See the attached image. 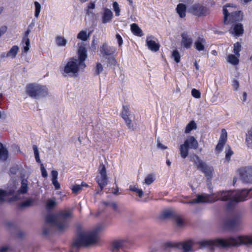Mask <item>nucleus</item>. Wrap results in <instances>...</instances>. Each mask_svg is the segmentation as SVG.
Masks as SVG:
<instances>
[{
    "instance_id": "dca6fc26",
    "label": "nucleus",
    "mask_w": 252,
    "mask_h": 252,
    "mask_svg": "<svg viewBox=\"0 0 252 252\" xmlns=\"http://www.w3.org/2000/svg\"><path fill=\"white\" fill-rule=\"evenodd\" d=\"M240 224V220L237 217L227 220L224 222L225 226L230 230H235Z\"/></svg>"
},
{
    "instance_id": "cd10ccee",
    "label": "nucleus",
    "mask_w": 252,
    "mask_h": 252,
    "mask_svg": "<svg viewBox=\"0 0 252 252\" xmlns=\"http://www.w3.org/2000/svg\"><path fill=\"white\" fill-rule=\"evenodd\" d=\"M19 49V47L17 45L13 46L6 53V57H11L12 59L15 58L18 53Z\"/></svg>"
},
{
    "instance_id": "0e129e2a",
    "label": "nucleus",
    "mask_w": 252,
    "mask_h": 252,
    "mask_svg": "<svg viewBox=\"0 0 252 252\" xmlns=\"http://www.w3.org/2000/svg\"><path fill=\"white\" fill-rule=\"evenodd\" d=\"M31 30L29 29H27V31L25 32L23 38H29L28 36Z\"/></svg>"
},
{
    "instance_id": "c756f323",
    "label": "nucleus",
    "mask_w": 252,
    "mask_h": 252,
    "mask_svg": "<svg viewBox=\"0 0 252 252\" xmlns=\"http://www.w3.org/2000/svg\"><path fill=\"white\" fill-rule=\"evenodd\" d=\"M238 57L233 54H230L227 56V61L233 65H236L239 63Z\"/></svg>"
},
{
    "instance_id": "f3484780",
    "label": "nucleus",
    "mask_w": 252,
    "mask_h": 252,
    "mask_svg": "<svg viewBox=\"0 0 252 252\" xmlns=\"http://www.w3.org/2000/svg\"><path fill=\"white\" fill-rule=\"evenodd\" d=\"M100 51L101 53L104 57L113 55L115 53L116 50L115 47L109 46L107 43H104L101 47Z\"/></svg>"
},
{
    "instance_id": "bb28decb",
    "label": "nucleus",
    "mask_w": 252,
    "mask_h": 252,
    "mask_svg": "<svg viewBox=\"0 0 252 252\" xmlns=\"http://www.w3.org/2000/svg\"><path fill=\"white\" fill-rule=\"evenodd\" d=\"M126 241L124 240H118L114 241L112 243V251H118L124 246V243Z\"/></svg>"
},
{
    "instance_id": "69168bd1",
    "label": "nucleus",
    "mask_w": 252,
    "mask_h": 252,
    "mask_svg": "<svg viewBox=\"0 0 252 252\" xmlns=\"http://www.w3.org/2000/svg\"><path fill=\"white\" fill-rule=\"evenodd\" d=\"M9 249V247L7 246L2 247L0 248V252H6Z\"/></svg>"
},
{
    "instance_id": "aec40b11",
    "label": "nucleus",
    "mask_w": 252,
    "mask_h": 252,
    "mask_svg": "<svg viewBox=\"0 0 252 252\" xmlns=\"http://www.w3.org/2000/svg\"><path fill=\"white\" fill-rule=\"evenodd\" d=\"M206 41L202 37L198 36L194 43L195 49L198 51H203L205 50V44Z\"/></svg>"
},
{
    "instance_id": "7c9ffc66",
    "label": "nucleus",
    "mask_w": 252,
    "mask_h": 252,
    "mask_svg": "<svg viewBox=\"0 0 252 252\" xmlns=\"http://www.w3.org/2000/svg\"><path fill=\"white\" fill-rule=\"evenodd\" d=\"M176 214L172 211H166L161 214L160 218L162 219H171L173 220Z\"/></svg>"
},
{
    "instance_id": "338daca9",
    "label": "nucleus",
    "mask_w": 252,
    "mask_h": 252,
    "mask_svg": "<svg viewBox=\"0 0 252 252\" xmlns=\"http://www.w3.org/2000/svg\"><path fill=\"white\" fill-rule=\"evenodd\" d=\"M111 207L115 210L116 211L117 210V204L115 202H112Z\"/></svg>"
},
{
    "instance_id": "603ef678",
    "label": "nucleus",
    "mask_w": 252,
    "mask_h": 252,
    "mask_svg": "<svg viewBox=\"0 0 252 252\" xmlns=\"http://www.w3.org/2000/svg\"><path fill=\"white\" fill-rule=\"evenodd\" d=\"M81 189L82 187L80 185H75L72 188V192L74 193H77Z\"/></svg>"
},
{
    "instance_id": "a18cd8bd",
    "label": "nucleus",
    "mask_w": 252,
    "mask_h": 252,
    "mask_svg": "<svg viewBox=\"0 0 252 252\" xmlns=\"http://www.w3.org/2000/svg\"><path fill=\"white\" fill-rule=\"evenodd\" d=\"M173 220L176 222L178 226H182L183 225L184 222L182 219L176 214L175 215Z\"/></svg>"
},
{
    "instance_id": "a878e982",
    "label": "nucleus",
    "mask_w": 252,
    "mask_h": 252,
    "mask_svg": "<svg viewBox=\"0 0 252 252\" xmlns=\"http://www.w3.org/2000/svg\"><path fill=\"white\" fill-rule=\"evenodd\" d=\"M8 156V150L5 148L3 144L0 142V160L5 161Z\"/></svg>"
},
{
    "instance_id": "20e7f679",
    "label": "nucleus",
    "mask_w": 252,
    "mask_h": 252,
    "mask_svg": "<svg viewBox=\"0 0 252 252\" xmlns=\"http://www.w3.org/2000/svg\"><path fill=\"white\" fill-rule=\"evenodd\" d=\"M72 216V212L70 210H62L54 215H46L45 221L56 226L59 231H63L68 226Z\"/></svg>"
},
{
    "instance_id": "ddd939ff",
    "label": "nucleus",
    "mask_w": 252,
    "mask_h": 252,
    "mask_svg": "<svg viewBox=\"0 0 252 252\" xmlns=\"http://www.w3.org/2000/svg\"><path fill=\"white\" fill-rule=\"evenodd\" d=\"M120 115L121 117L124 120L127 127L132 130H134L135 128L131 120L130 119L131 113L129 110V107L128 105L123 106Z\"/></svg>"
},
{
    "instance_id": "473e14b6",
    "label": "nucleus",
    "mask_w": 252,
    "mask_h": 252,
    "mask_svg": "<svg viewBox=\"0 0 252 252\" xmlns=\"http://www.w3.org/2000/svg\"><path fill=\"white\" fill-rule=\"evenodd\" d=\"M241 50V44L239 42H237L233 45V52L236 56L239 57L240 52Z\"/></svg>"
},
{
    "instance_id": "a19ab883",
    "label": "nucleus",
    "mask_w": 252,
    "mask_h": 252,
    "mask_svg": "<svg viewBox=\"0 0 252 252\" xmlns=\"http://www.w3.org/2000/svg\"><path fill=\"white\" fill-rule=\"evenodd\" d=\"M32 148H33V150L34 151V157H35V159L36 161L38 163H40L41 160L40 159L39 154L37 147L36 146V145H33L32 146Z\"/></svg>"
},
{
    "instance_id": "4468645a",
    "label": "nucleus",
    "mask_w": 252,
    "mask_h": 252,
    "mask_svg": "<svg viewBox=\"0 0 252 252\" xmlns=\"http://www.w3.org/2000/svg\"><path fill=\"white\" fill-rule=\"evenodd\" d=\"M227 140V133L226 130L223 128L221 129V134L219 142L216 146L215 152L216 154L220 153L223 150V147Z\"/></svg>"
},
{
    "instance_id": "6e6d98bb",
    "label": "nucleus",
    "mask_w": 252,
    "mask_h": 252,
    "mask_svg": "<svg viewBox=\"0 0 252 252\" xmlns=\"http://www.w3.org/2000/svg\"><path fill=\"white\" fill-rule=\"evenodd\" d=\"M52 182L56 189H60L61 186L60 183L58 182L57 179H55V180H52Z\"/></svg>"
},
{
    "instance_id": "c85d7f7f",
    "label": "nucleus",
    "mask_w": 252,
    "mask_h": 252,
    "mask_svg": "<svg viewBox=\"0 0 252 252\" xmlns=\"http://www.w3.org/2000/svg\"><path fill=\"white\" fill-rule=\"evenodd\" d=\"M197 128L196 124L195 123L194 121H191L187 125L185 130V133L186 134L189 133L192 130L196 129Z\"/></svg>"
},
{
    "instance_id": "e433bc0d",
    "label": "nucleus",
    "mask_w": 252,
    "mask_h": 252,
    "mask_svg": "<svg viewBox=\"0 0 252 252\" xmlns=\"http://www.w3.org/2000/svg\"><path fill=\"white\" fill-rule=\"evenodd\" d=\"M57 44L60 46H65L66 44V40L63 37L58 36L56 39Z\"/></svg>"
},
{
    "instance_id": "423d86ee",
    "label": "nucleus",
    "mask_w": 252,
    "mask_h": 252,
    "mask_svg": "<svg viewBox=\"0 0 252 252\" xmlns=\"http://www.w3.org/2000/svg\"><path fill=\"white\" fill-rule=\"evenodd\" d=\"M26 93L33 98L45 97L48 94V89L44 86L36 83H30L26 86Z\"/></svg>"
},
{
    "instance_id": "a211bd4d",
    "label": "nucleus",
    "mask_w": 252,
    "mask_h": 252,
    "mask_svg": "<svg viewBox=\"0 0 252 252\" xmlns=\"http://www.w3.org/2000/svg\"><path fill=\"white\" fill-rule=\"evenodd\" d=\"M230 32L236 36H239L243 35L244 32L243 25L237 23L234 24L233 27L229 30Z\"/></svg>"
},
{
    "instance_id": "ea45409f",
    "label": "nucleus",
    "mask_w": 252,
    "mask_h": 252,
    "mask_svg": "<svg viewBox=\"0 0 252 252\" xmlns=\"http://www.w3.org/2000/svg\"><path fill=\"white\" fill-rule=\"evenodd\" d=\"M233 154V152L230 146H228V149L225 151V160L227 161H229L231 158V157Z\"/></svg>"
},
{
    "instance_id": "72a5a7b5",
    "label": "nucleus",
    "mask_w": 252,
    "mask_h": 252,
    "mask_svg": "<svg viewBox=\"0 0 252 252\" xmlns=\"http://www.w3.org/2000/svg\"><path fill=\"white\" fill-rule=\"evenodd\" d=\"M129 190L138 193L139 197H142L143 195V191L141 189H139L136 185L130 186L129 187Z\"/></svg>"
},
{
    "instance_id": "7ed1b4c3",
    "label": "nucleus",
    "mask_w": 252,
    "mask_h": 252,
    "mask_svg": "<svg viewBox=\"0 0 252 252\" xmlns=\"http://www.w3.org/2000/svg\"><path fill=\"white\" fill-rule=\"evenodd\" d=\"M78 59L71 57L68 59L63 68V72L69 76L77 77L80 70H83L86 67L85 61L87 58V51L86 48L81 46L77 51Z\"/></svg>"
},
{
    "instance_id": "6ab92c4d",
    "label": "nucleus",
    "mask_w": 252,
    "mask_h": 252,
    "mask_svg": "<svg viewBox=\"0 0 252 252\" xmlns=\"http://www.w3.org/2000/svg\"><path fill=\"white\" fill-rule=\"evenodd\" d=\"M113 18V13L112 11L107 8H104L102 14V22L106 24L111 21Z\"/></svg>"
},
{
    "instance_id": "1a4fd4ad",
    "label": "nucleus",
    "mask_w": 252,
    "mask_h": 252,
    "mask_svg": "<svg viewBox=\"0 0 252 252\" xmlns=\"http://www.w3.org/2000/svg\"><path fill=\"white\" fill-rule=\"evenodd\" d=\"M96 242V234L93 232L88 235L81 234L77 240L75 241L73 245L76 247L88 246L95 243Z\"/></svg>"
},
{
    "instance_id": "f03ea898",
    "label": "nucleus",
    "mask_w": 252,
    "mask_h": 252,
    "mask_svg": "<svg viewBox=\"0 0 252 252\" xmlns=\"http://www.w3.org/2000/svg\"><path fill=\"white\" fill-rule=\"evenodd\" d=\"M200 248H207L209 250H214L215 247L218 248H228L238 247L242 245H252V237L247 235H239L228 237L225 239L216 238L214 240H207L198 241L196 243Z\"/></svg>"
},
{
    "instance_id": "393cba45",
    "label": "nucleus",
    "mask_w": 252,
    "mask_h": 252,
    "mask_svg": "<svg viewBox=\"0 0 252 252\" xmlns=\"http://www.w3.org/2000/svg\"><path fill=\"white\" fill-rule=\"evenodd\" d=\"M130 29L133 34L136 36L141 37L143 34L142 30L135 23H133L130 25Z\"/></svg>"
},
{
    "instance_id": "052dcab7",
    "label": "nucleus",
    "mask_w": 252,
    "mask_h": 252,
    "mask_svg": "<svg viewBox=\"0 0 252 252\" xmlns=\"http://www.w3.org/2000/svg\"><path fill=\"white\" fill-rule=\"evenodd\" d=\"M233 86L235 89V90H237L239 87V83L236 80H234L233 81Z\"/></svg>"
},
{
    "instance_id": "b1692460",
    "label": "nucleus",
    "mask_w": 252,
    "mask_h": 252,
    "mask_svg": "<svg viewBox=\"0 0 252 252\" xmlns=\"http://www.w3.org/2000/svg\"><path fill=\"white\" fill-rule=\"evenodd\" d=\"M176 12L181 18H185L186 15L187 6L184 3H179L176 8Z\"/></svg>"
},
{
    "instance_id": "680f3d73",
    "label": "nucleus",
    "mask_w": 252,
    "mask_h": 252,
    "mask_svg": "<svg viewBox=\"0 0 252 252\" xmlns=\"http://www.w3.org/2000/svg\"><path fill=\"white\" fill-rule=\"evenodd\" d=\"M49 229L48 228H46V227H44L43 228V232H42V234L44 235V236H47L48 235L49 233Z\"/></svg>"
},
{
    "instance_id": "79ce46f5",
    "label": "nucleus",
    "mask_w": 252,
    "mask_h": 252,
    "mask_svg": "<svg viewBox=\"0 0 252 252\" xmlns=\"http://www.w3.org/2000/svg\"><path fill=\"white\" fill-rule=\"evenodd\" d=\"M102 70H103L102 65L99 63H97L96 67H95V69H94V75L95 76L99 75V74L102 71Z\"/></svg>"
},
{
    "instance_id": "9b49d317",
    "label": "nucleus",
    "mask_w": 252,
    "mask_h": 252,
    "mask_svg": "<svg viewBox=\"0 0 252 252\" xmlns=\"http://www.w3.org/2000/svg\"><path fill=\"white\" fill-rule=\"evenodd\" d=\"M98 173L96 178L95 181L98 184L101 190H102L107 185L108 182V177L105 166L103 164L99 165L98 168Z\"/></svg>"
},
{
    "instance_id": "58836bf2",
    "label": "nucleus",
    "mask_w": 252,
    "mask_h": 252,
    "mask_svg": "<svg viewBox=\"0 0 252 252\" xmlns=\"http://www.w3.org/2000/svg\"><path fill=\"white\" fill-rule=\"evenodd\" d=\"M77 38L83 41H86L88 38V35L86 31H82L77 34Z\"/></svg>"
},
{
    "instance_id": "f704fd0d",
    "label": "nucleus",
    "mask_w": 252,
    "mask_h": 252,
    "mask_svg": "<svg viewBox=\"0 0 252 252\" xmlns=\"http://www.w3.org/2000/svg\"><path fill=\"white\" fill-rule=\"evenodd\" d=\"M22 43L25 44V46H24V48L22 50V51L24 53H27L30 49V40L29 38H23L22 39Z\"/></svg>"
},
{
    "instance_id": "9d476101",
    "label": "nucleus",
    "mask_w": 252,
    "mask_h": 252,
    "mask_svg": "<svg viewBox=\"0 0 252 252\" xmlns=\"http://www.w3.org/2000/svg\"><path fill=\"white\" fill-rule=\"evenodd\" d=\"M188 10L190 13L198 17L206 16L209 13V9L199 3L193 4Z\"/></svg>"
},
{
    "instance_id": "37998d69",
    "label": "nucleus",
    "mask_w": 252,
    "mask_h": 252,
    "mask_svg": "<svg viewBox=\"0 0 252 252\" xmlns=\"http://www.w3.org/2000/svg\"><path fill=\"white\" fill-rule=\"evenodd\" d=\"M33 201L32 199H28L19 204L20 208L29 207L32 205Z\"/></svg>"
},
{
    "instance_id": "f8f14e48",
    "label": "nucleus",
    "mask_w": 252,
    "mask_h": 252,
    "mask_svg": "<svg viewBox=\"0 0 252 252\" xmlns=\"http://www.w3.org/2000/svg\"><path fill=\"white\" fill-rule=\"evenodd\" d=\"M239 173L240 179L243 183L252 184V166L240 168Z\"/></svg>"
},
{
    "instance_id": "4be33fe9",
    "label": "nucleus",
    "mask_w": 252,
    "mask_h": 252,
    "mask_svg": "<svg viewBox=\"0 0 252 252\" xmlns=\"http://www.w3.org/2000/svg\"><path fill=\"white\" fill-rule=\"evenodd\" d=\"M150 37L146 39V44L148 48L154 52H157L159 50L160 45L158 43H157L155 41L149 39Z\"/></svg>"
},
{
    "instance_id": "412c9836",
    "label": "nucleus",
    "mask_w": 252,
    "mask_h": 252,
    "mask_svg": "<svg viewBox=\"0 0 252 252\" xmlns=\"http://www.w3.org/2000/svg\"><path fill=\"white\" fill-rule=\"evenodd\" d=\"M184 142H187V146H188L189 149L196 150L198 148V141L193 136H189Z\"/></svg>"
},
{
    "instance_id": "c9c22d12",
    "label": "nucleus",
    "mask_w": 252,
    "mask_h": 252,
    "mask_svg": "<svg viewBox=\"0 0 252 252\" xmlns=\"http://www.w3.org/2000/svg\"><path fill=\"white\" fill-rule=\"evenodd\" d=\"M172 57L176 63H179L181 60V56L177 49L174 50L172 53Z\"/></svg>"
},
{
    "instance_id": "c03bdc74",
    "label": "nucleus",
    "mask_w": 252,
    "mask_h": 252,
    "mask_svg": "<svg viewBox=\"0 0 252 252\" xmlns=\"http://www.w3.org/2000/svg\"><path fill=\"white\" fill-rule=\"evenodd\" d=\"M56 201L53 199H49L47 201L46 208L47 209H51L56 206Z\"/></svg>"
},
{
    "instance_id": "f257e3e1",
    "label": "nucleus",
    "mask_w": 252,
    "mask_h": 252,
    "mask_svg": "<svg viewBox=\"0 0 252 252\" xmlns=\"http://www.w3.org/2000/svg\"><path fill=\"white\" fill-rule=\"evenodd\" d=\"M252 189H243L235 192L234 190L220 191L212 194H198L196 198L191 201H185L186 204L200 203H213L217 200L229 201L226 204L228 210L233 209L236 203L245 201Z\"/></svg>"
},
{
    "instance_id": "2eb2a0df",
    "label": "nucleus",
    "mask_w": 252,
    "mask_h": 252,
    "mask_svg": "<svg viewBox=\"0 0 252 252\" xmlns=\"http://www.w3.org/2000/svg\"><path fill=\"white\" fill-rule=\"evenodd\" d=\"M181 36L182 37L181 42L182 46L187 49H190L193 43L192 38L188 35L187 32L182 33Z\"/></svg>"
},
{
    "instance_id": "8fccbe9b",
    "label": "nucleus",
    "mask_w": 252,
    "mask_h": 252,
    "mask_svg": "<svg viewBox=\"0 0 252 252\" xmlns=\"http://www.w3.org/2000/svg\"><path fill=\"white\" fill-rule=\"evenodd\" d=\"M155 179L152 175L150 174L148 175L147 177H146L145 179V183L146 184L149 185L151 184L154 181Z\"/></svg>"
},
{
    "instance_id": "09e8293b",
    "label": "nucleus",
    "mask_w": 252,
    "mask_h": 252,
    "mask_svg": "<svg viewBox=\"0 0 252 252\" xmlns=\"http://www.w3.org/2000/svg\"><path fill=\"white\" fill-rule=\"evenodd\" d=\"M113 7L115 12V15L116 16H118L120 15V9L119 8V6L118 3L115 1L113 3Z\"/></svg>"
},
{
    "instance_id": "4d7b16f0",
    "label": "nucleus",
    "mask_w": 252,
    "mask_h": 252,
    "mask_svg": "<svg viewBox=\"0 0 252 252\" xmlns=\"http://www.w3.org/2000/svg\"><path fill=\"white\" fill-rule=\"evenodd\" d=\"M52 180L58 179V172L56 170H52L51 171Z\"/></svg>"
},
{
    "instance_id": "3c124183",
    "label": "nucleus",
    "mask_w": 252,
    "mask_h": 252,
    "mask_svg": "<svg viewBox=\"0 0 252 252\" xmlns=\"http://www.w3.org/2000/svg\"><path fill=\"white\" fill-rule=\"evenodd\" d=\"M191 93L192 96L195 98H199L201 97L200 92L196 89H192Z\"/></svg>"
},
{
    "instance_id": "bf43d9fd",
    "label": "nucleus",
    "mask_w": 252,
    "mask_h": 252,
    "mask_svg": "<svg viewBox=\"0 0 252 252\" xmlns=\"http://www.w3.org/2000/svg\"><path fill=\"white\" fill-rule=\"evenodd\" d=\"M108 63L111 65H113L114 66L116 65L117 62L116 60L114 58H111L108 59Z\"/></svg>"
},
{
    "instance_id": "774afa93",
    "label": "nucleus",
    "mask_w": 252,
    "mask_h": 252,
    "mask_svg": "<svg viewBox=\"0 0 252 252\" xmlns=\"http://www.w3.org/2000/svg\"><path fill=\"white\" fill-rule=\"evenodd\" d=\"M14 225V223L11 221H8L6 223V225L7 227L10 228L12 226H13Z\"/></svg>"
},
{
    "instance_id": "13d9d810",
    "label": "nucleus",
    "mask_w": 252,
    "mask_h": 252,
    "mask_svg": "<svg viewBox=\"0 0 252 252\" xmlns=\"http://www.w3.org/2000/svg\"><path fill=\"white\" fill-rule=\"evenodd\" d=\"M6 195V191L2 189H0V201H3L4 197Z\"/></svg>"
},
{
    "instance_id": "864d4df0",
    "label": "nucleus",
    "mask_w": 252,
    "mask_h": 252,
    "mask_svg": "<svg viewBox=\"0 0 252 252\" xmlns=\"http://www.w3.org/2000/svg\"><path fill=\"white\" fill-rule=\"evenodd\" d=\"M116 38L117 39L119 46L121 47L123 44V40L122 36H121V35L120 34L117 33L116 34Z\"/></svg>"
},
{
    "instance_id": "6e6552de",
    "label": "nucleus",
    "mask_w": 252,
    "mask_h": 252,
    "mask_svg": "<svg viewBox=\"0 0 252 252\" xmlns=\"http://www.w3.org/2000/svg\"><path fill=\"white\" fill-rule=\"evenodd\" d=\"M193 161L197 169L203 173L205 176L207 178V179H212L214 172L213 167L208 166L196 155H194L193 156Z\"/></svg>"
},
{
    "instance_id": "4c0bfd02",
    "label": "nucleus",
    "mask_w": 252,
    "mask_h": 252,
    "mask_svg": "<svg viewBox=\"0 0 252 252\" xmlns=\"http://www.w3.org/2000/svg\"><path fill=\"white\" fill-rule=\"evenodd\" d=\"M27 182V180H23L22 181V185L19 189V191L23 194L26 193L28 191V186Z\"/></svg>"
},
{
    "instance_id": "39448f33",
    "label": "nucleus",
    "mask_w": 252,
    "mask_h": 252,
    "mask_svg": "<svg viewBox=\"0 0 252 252\" xmlns=\"http://www.w3.org/2000/svg\"><path fill=\"white\" fill-rule=\"evenodd\" d=\"M237 8V5L233 3H226L222 8L224 15L223 23L225 25H231L241 22L244 18V14L241 10L233 11L232 9L227 8Z\"/></svg>"
},
{
    "instance_id": "0eeeda50",
    "label": "nucleus",
    "mask_w": 252,
    "mask_h": 252,
    "mask_svg": "<svg viewBox=\"0 0 252 252\" xmlns=\"http://www.w3.org/2000/svg\"><path fill=\"white\" fill-rule=\"evenodd\" d=\"M193 245V241L189 240L185 242H180L167 241L163 243L162 246L165 249L168 248L182 249L183 252H188L192 251Z\"/></svg>"
},
{
    "instance_id": "5701e85b",
    "label": "nucleus",
    "mask_w": 252,
    "mask_h": 252,
    "mask_svg": "<svg viewBox=\"0 0 252 252\" xmlns=\"http://www.w3.org/2000/svg\"><path fill=\"white\" fill-rule=\"evenodd\" d=\"M189 147L187 146V142H184L179 147V151L181 157L183 158H186L189 155Z\"/></svg>"
},
{
    "instance_id": "de8ad7c7",
    "label": "nucleus",
    "mask_w": 252,
    "mask_h": 252,
    "mask_svg": "<svg viewBox=\"0 0 252 252\" xmlns=\"http://www.w3.org/2000/svg\"><path fill=\"white\" fill-rule=\"evenodd\" d=\"M95 8L94 2H90L87 6V9L86 10V14L88 15H90L92 12L90 11V9H93Z\"/></svg>"
},
{
    "instance_id": "5fc2aeb1",
    "label": "nucleus",
    "mask_w": 252,
    "mask_h": 252,
    "mask_svg": "<svg viewBox=\"0 0 252 252\" xmlns=\"http://www.w3.org/2000/svg\"><path fill=\"white\" fill-rule=\"evenodd\" d=\"M40 168L42 177L43 178H47L48 176L47 172L44 167L43 164H41Z\"/></svg>"
},
{
    "instance_id": "49530a36",
    "label": "nucleus",
    "mask_w": 252,
    "mask_h": 252,
    "mask_svg": "<svg viewBox=\"0 0 252 252\" xmlns=\"http://www.w3.org/2000/svg\"><path fill=\"white\" fill-rule=\"evenodd\" d=\"M34 6H35V13L34 15L36 17H38L39 13L40 12L41 5L40 4L37 2H34Z\"/></svg>"
},
{
    "instance_id": "e2e57ef3",
    "label": "nucleus",
    "mask_w": 252,
    "mask_h": 252,
    "mask_svg": "<svg viewBox=\"0 0 252 252\" xmlns=\"http://www.w3.org/2000/svg\"><path fill=\"white\" fill-rule=\"evenodd\" d=\"M7 31V27L6 26H2L0 28V33L1 35L4 34Z\"/></svg>"
},
{
    "instance_id": "2f4dec72",
    "label": "nucleus",
    "mask_w": 252,
    "mask_h": 252,
    "mask_svg": "<svg viewBox=\"0 0 252 252\" xmlns=\"http://www.w3.org/2000/svg\"><path fill=\"white\" fill-rule=\"evenodd\" d=\"M245 143L248 148L252 149V131H249L247 134Z\"/></svg>"
}]
</instances>
